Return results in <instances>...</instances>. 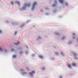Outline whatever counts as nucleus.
<instances>
[{"mask_svg":"<svg viewBox=\"0 0 78 78\" xmlns=\"http://www.w3.org/2000/svg\"><path fill=\"white\" fill-rule=\"evenodd\" d=\"M45 69L44 68H43L42 69V70H44Z\"/></svg>","mask_w":78,"mask_h":78,"instance_id":"nucleus-15","label":"nucleus"},{"mask_svg":"<svg viewBox=\"0 0 78 78\" xmlns=\"http://www.w3.org/2000/svg\"><path fill=\"white\" fill-rule=\"evenodd\" d=\"M2 30H0V33H2Z\"/></svg>","mask_w":78,"mask_h":78,"instance_id":"nucleus-23","label":"nucleus"},{"mask_svg":"<svg viewBox=\"0 0 78 78\" xmlns=\"http://www.w3.org/2000/svg\"><path fill=\"white\" fill-rule=\"evenodd\" d=\"M37 5V3H36V2H34L33 4V6H32L33 7L32 9V10H33V9H34L35 8V7L34 6L35 5Z\"/></svg>","mask_w":78,"mask_h":78,"instance_id":"nucleus-2","label":"nucleus"},{"mask_svg":"<svg viewBox=\"0 0 78 78\" xmlns=\"http://www.w3.org/2000/svg\"><path fill=\"white\" fill-rule=\"evenodd\" d=\"M11 3L12 5H14V2H11Z\"/></svg>","mask_w":78,"mask_h":78,"instance_id":"nucleus-10","label":"nucleus"},{"mask_svg":"<svg viewBox=\"0 0 78 78\" xmlns=\"http://www.w3.org/2000/svg\"><path fill=\"white\" fill-rule=\"evenodd\" d=\"M55 3H57V1H56V0H55Z\"/></svg>","mask_w":78,"mask_h":78,"instance_id":"nucleus-21","label":"nucleus"},{"mask_svg":"<svg viewBox=\"0 0 78 78\" xmlns=\"http://www.w3.org/2000/svg\"><path fill=\"white\" fill-rule=\"evenodd\" d=\"M17 32H16L15 34V35H16V34H17Z\"/></svg>","mask_w":78,"mask_h":78,"instance_id":"nucleus-20","label":"nucleus"},{"mask_svg":"<svg viewBox=\"0 0 78 78\" xmlns=\"http://www.w3.org/2000/svg\"><path fill=\"white\" fill-rule=\"evenodd\" d=\"M3 51V49H1L0 48V51Z\"/></svg>","mask_w":78,"mask_h":78,"instance_id":"nucleus-11","label":"nucleus"},{"mask_svg":"<svg viewBox=\"0 0 78 78\" xmlns=\"http://www.w3.org/2000/svg\"><path fill=\"white\" fill-rule=\"evenodd\" d=\"M76 66V64H74V63H73V66Z\"/></svg>","mask_w":78,"mask_h":78,"instance_id":"nucleus-16","label":"nucleus"},{"mask_svg":"<svg viewBox=\"0 0 78 78\" xmlns=\"http://www.w3.org/2000/svg\"><path fill=\"white\" fill-rule=\"evenodd\" d=\"M20 54H21V53L20 52Z\"/></svg>","mask_w":78,"mask_h":78,"instance_id":"nucleus-28","label":"nucleus"},{"mask_svg":"<svg viewBox=\"0 0 78 78\" xmlns=\"http://www.w3.org/2000/svg\"><path fill=\"white\" fill-rule=\"evenodd\" d=\"M12 51H14V50L13 49H12Z\"/></svg>","mask_w":78,"mask_h":78,"instance_id":"nucleus-22","label":"nucleus"},{"mask_svg":"<svg viewBox=\"0 0 78 78\" xmlns=\"http://www.w3.org/2000/svg\"><path fill=\"white\" fill-rule=\"evenodd\" d=\"M73 55H74V56H77V55H76V54L75 53L73 54Z\"/></svg>","mask_w":78,"mask_h":78,"instance_id":"nucleus-9","label":"nucleus"},{"mask_svg":"<svg viewBox=\"0 0 78 78\" xmlns=\"http://www.w3.org/2000/svg\"><path fill=\"white\" fill-rule=\"evenodd\" d=\"M59 2H60L61 3H63V2H64L63 0H59Z\"/></svg>","mask_w":78,"mask_h":78,"instance_id":"nucleus-4","label":"nucleus"},{"mask_svg":"<svg viewBox=\"0 0 78 78\" xmlns=\"http://www.w3.org/2000/svg\"><path fill=\"white\" fill-rule=\"evenodd\" d=\"M40 58H41V59H42L43 58V57L42 56L40 55L39 57Z\"/></svg>","mask_w":78,"mask_h":78,"instance_id":"nucleus-6","label":"nucleus"},{"mask_svg":"<svg viewBox=\"0 0 78 78\" xmlns=\"http://www.w3.org/2000/svg\"><path fill=\"white\" fill-rule=\"evenodd\" d=\"M68 66L69 68H70V67H71V65L70 64L68 65Z\"/></svg>","mask_w":78,"mask_h":78,"instance_id":"nucleus-8","label":"nucleus"},{"mask_svg":"<svg viewBox=\"0 0 78 78\" xmlns=\"http://www.w3.org/2000/svg\"><path fill=\"white\" fill-rule=\"evenodd\" d=\"M13 58H16V56L15 55H13Z\"/></svg>","mask_w":78,"mask_h":78,"instance_id":"nucleus-19","label":"nucleus"},{"mask_svg":"<svg viewBox=\"0 0 78 78\" xmlns=\"http://www.w3.org/2000/svg\"><path fill=\"white\" fill-rule=\"evenodd\" d=\"M18 4V5L20 6V3H19V1L16 2Z\"/></svg>","mask_w":78,"mask_h":78,"instance_id":"nucleus-7","label":"nucleus"},{"mask_svg":"<svg viewBox=\"0 0 78 78\" xmlns=\"http://www.w3.org/2000/svg\"><path fill=\"white\" fill-rule=\"evenodd\" d=\"M65 5L66 6H68V4L67 3H65Z\"/></svg>","mask_w":78,"mask_h":78,"instance_id":"nucleus-12","label":"nucleus"},{"mask_svg":"<svg viewBox=\"0 0 78 78\" xmlns=\"http://www.w3.org/2000/svg\"><path fill=\"white\" fill-rule=\"evenodd\" d=\"M32 73H29L30 75H33V73H35V71H34L32 72Z\"/></svg>","mask_w":78,"mask_h":78,"instance_id":"nucleus-3","label":"nucleus"},{"mask_svg":"<svg viewBox=\"0 0 78 78\" xmlns=\"http://www.w3.org/2000/svg\"><path fill=\"white\" fill-rule=\"evenodd\" d=\"M78 58L77 57H75L74 58V59H78Z\"/></svg>","mask_w":78,"mask_h":78,"instance_id":"nucleus-13","label":"nucleus"},{"mask_svg":"<svg viewBox=\"0 0 78 78\" xmlns=\"http://www.w3.org/2000/svg\"><path fill=\"white\" fill-rule=\"evenodd\" d=\"M60 78H62V76H60Z\"/></svg>","mask_w":78,"mask_h":78,"instance_id":"nucleus-25","label":"nucleus"},{"mask_svg":"<svg viewBox=\"0 0 78 78\" xmlns=\"http://www.w3.org/2000/svg\"><path fill=\"white\" fill-rule=\"evenodd\" d=\"M23 27V26H21V27Z\"/></svg>","mask_w":78,"mask_h":78,"instance_id":"nucleus-26","label":"nucleus"},{"mask_svg":"<svg viewBox=\"0 0 78 78\" xmlns=\"http://www.w3.org/2000/svg\"><path fill=\"white\" fill-rule=\"evenodd\" d=\"M29 68H28V67H27V70H28V69Z\"/></svg>","mask_w":78,"mask_h":78,"instance_id":"nucleus-17","label":"nucleus"},{"mask_svg":"<svg viewBox=\"0 0 78 78\" xmlns=\"http://www.w3.org/2000/svg\"><path fill=\"white\" fill-rule=\"evenodd\" d=\"M77 41H78V38L77 39Z\"/></svg>","mask_w":78,"mask_h":78,"instance_id":"nucleus-27","label":"nucleus"},{"mask_svg":"<svg viewBox=\"0 0 78 78\" xmlns=\"http://www.w3.org/2000/svg\"><path fill=\"white\" fill-rule=\"evenodd\" d=\"M64 39H65V37H64L62 38V39L63 40Z\"/></svg>","mask_w":78,"mask_h":78,"instance_id":"nucleus-18","label":"nucleus"},{"mask_svg":"<svg viewBox=\"0 0 78 78\" xmlns=\"http://www.w3.org/2000/svg\"><path fill=\"white\" fill-rule=\"evenodd\" d=\"M73 35L74 36H75V34H73Z\"/></svg>","mask_w":78,"mask_h":78,"instance_id":"nucleus-24","label":"nucleus"},{"mask_svg":"<svg viewBox=\"0 0 78 78\" xmlns=\"http://www.w3.org/2000/svg\"><path fill=\"white\" fill-rule=\"evenodd\" d=\"M55 6H56V4H54V5H52V7H54Z\"/></svg>","mask_w":78,"mask_h":78,"instance_id":"nucleus-14","label":"nucleus"},{"mask_svg":"<svg viewBox=\"0 0 78 78\" xmlns=\"http://www.w3.org/2000/svg\"><path fill=\"white\" fill-rule=\"evenodd\" d=\"M30 3L28 4H25L24 5V7H23L22 9H25V8H26V7L25 6H27V7H30Z\"/></svg>","mask_w":78,"mask_h":78,"instance_id":"nucleus-1","label":"nucleus"},{"mask_svg":"<svg viewBox=\"0 0 78 78\" xmlns=\"http://www.w3.org/2000/svg\"><path fill=\"white\" fill-rule=\"evenodd\" d=\"M20 42H18L17 43H15V45H19V44H20Z\"/></svg>","mask_w":78,"mask_h":78,"instance_id":"nucleus-5","label":"nucleus"}]
</instances>
